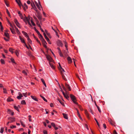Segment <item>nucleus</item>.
Masks as SVG:
<instances>
[{
    "label": "nucleus",
    "instance_id": "obj_27",
    "mask_svg": "<svg viewBox=\"0 0 134 134\" xmlns=\"http://www.w3.org/2000/svg\"><path fill=\"white\" fill-rule=\"evenodd\" d=\"M18 14L19 15V16L21 19H23V17L22 15V14L20 13V12L19 11L18 13Z\"/></svg>",
    "mask_w": 134,
    "mask_h": 134
},
{
    "label": "nucleus",
    "instance_id": "obj_42",
    "mask_svg": "<svg viewBox=\"0 0 134 134\" xmlns=\"http://www.w3.org/2000/svg\"><path fill=\"white\" fill-rule=\"evenodd\" d=\"M22 72L23 74H24L25 75H27V72L25 70H23L22 71Z\"/></svg>",
    "mask_w": 134,
    "mask_h": 134
},
{
    "label": "nucleus",
    "instance_id": "obj_14",
    "mask_svg": "<svg viewBox=\"0 0 134 134\" xmlns=\"http://www.w3.org/2000/svg\"><path fill=\"white\" fill-rule=\"evenodd\" d=\"M65 86L68 89V90L69 91H70L71 90V88L69 86V85L67 83H65Z\"/></svg>",
    "mask_w": 134,
    "mask_h": 134
},
{
    "label": "nucleus",
    "instance_id": "obj_49",
    "mask_svg": "<svg viewBox=\"0 0 134 134\" xmlns=\"http://www.w3.org/2000/svg\"><path fill=\"white\" fill-rule=\"evenodd\" d=\"M1 62L2 64H4V61L3 59H1Z\"/></svg>",
    "mask_w": 134,
    "mask_h": 134
},
{
    "label": "nucleus",
    "instance_id": "obj_50",
    "mask_svg": "<svg viewBox=\"0 0 134 134\" xmlns=\"http://www.w3.org/2000/svg\"><path fill=\"white\" fill-rule=\"evenodd\" d=\"M13 49H12V48H10L9 49V50L11 53H13Z\"/></svg>",
    "mask_w": 134,
    "mask_h": 134
},
{
    "label": "nucleus",
    "instance_id": "obj_3",
    "mask_svg": "<svg viewBox=\"0 0 134 134\" xmlns=\"http://www.w3.org/2000/svg\"><path fill=\"white\" fill-rule=\"evenodd\" d=\"M70 97L74 103L75 104H77V103L76 102V98L75 96L72 94H71Z\"/></svg>",
    "mask_w": 134,
    "mask_h": 134
},
{
    "label": "nucleus",
    "instance_id": "obj_13",
    "mask_svg": "<svg viewBox=\"0 0 134 134\" xmlns=\"http://www.w3.org/2000/svg\"><path fill=\"white\" fill-rule=\"evenodd\" d=\"M31 98L33 99V100L36 101H38V99H37L36 97L35 96H31Z\"/></svg>",
    "mask_w": 134,
    "mask_h": 134
},
{
    "label": "nucleus",
    "instance_id": "obj_19",
    "mask_svg": "<svg viewBox=\"0 0 134 134\" xmlns=\"http://www.w3.org/2000/svg\"><path fill=\"white\" fill-rule=\"evenodd\" d=\"M67 59L68 61V62L69 63H71L72 62V61L70 58V57H68L67 58Z\"/></svg>",
    "mask_w": 134,
    "mask_h": 134
},
{
    "label": "nucleus",
    "instance_id": "obj_32",
    "mask_svg": "<svg viewBox=\"0 0 134 134\" xmlns=\"http://www.w3.org/2000/svg\"><path fill=\"white\" fill-rule=\"evenodd\" d=\"M14 108L15 110H17L19 112V109L17 106H14Z\"/></svg>",
    "mask_w": 134,
    "mask_h": 134
},
{
    "label": "nucleus",
    "instance_id": "obj_48",
    "mask_svg": "<svg viewBox=\"0 0 134 134\" xmlns=\"http://www.w3.org/2000/svg\"><path fill=\"white\" fill-rule=\"evenodd\" d=\"M51 125L52 126H53V127H55V124L53 122H52L51 123Z\"/></svg>",
    "mask_w": 134,
    "mask_h": 134
},
{
    "label": "nucleus",
    "instance_id": "obj_33",
    "mask_svg": "<svg viewBox=\"0 0 134 134\" xmlns=\"http://www.w3.org/2000/svg\"><path fill=\"white\" fill-rule=\"evenodd\" d=\"M20 122L21 125L23 126V127H25V125L24 124V123L22 121H20Z\"/></svg>",
    "mask_w": 134,
    "mask_h": 134
},
{
    "label": "nucleus",
    "instance_id": "obj_44",
    "mask_svg": "<svg viewBox=\"0 0 134 134\" xmlns=\"http://www.w3.org/2000/svg\"><path fill=\"white\" fill-rule=\"evenodd\" d=\"M32 8L35 10V11H36L37 12V9L36 7V6H35L34 7Z\"/></svg>",
    "mask_w": 134,
    "mask_h": 134
},
{
    "label": "nucleus",
    "instance_id": "obj_34",
    "mask_svg": "<svg viewBox=\"0 0 134 134\" xmlns=\"http://www.w3.org/2000/svg\"><path fill=\"white\" fill-rule=\"evenodd\" d=\"M76 109V110L77 111V115L78 116L80 117V118H81V116L80 114L79 113V110L77 109Z\"/></svg>",
    "mask_w": 134,
    "mask_h": 134
},
{
    "label": "nucleus",
    "instance_id": "obj_25",
    "mask_svg": "<svg viewBox=\"0 0 134 134\" xmlns=\"http://www.w3.org/2000/svg\"><path fill=\"white\" fill-rule=\"evenodd\" d=\"M58 100L59 102L64 107L65 106L64 103L63 102H62V101H61V100L60 99Z\"/></svg>",
    "mask_w": 134,
    "mask_h": 134
},
{
    "label": "nucleus",
    "instance_id": "obj_51",
    "mask_svg": "<svg viewBox=\"0 0 134 134\" xmlns=\"http://www.w3.org/2000/svg\"><path fill=\"white\" fill-rule=\"evenodd\" d=\"M3 92L4 93H7V91L6 89L5 88H4L3 89Z\"/></svg>",
    "mask_w": 134,
    "mask_h": 134
},
{
    "label": "nucleus",
    "instance_id": "obj_16",
    "mask_svg": "<svg viewBox=\"0 0 134 134\" xmlns=\"http://www.w3.org/2000/svg\"><path fill=\"white\" fill-rule=\"evenodd\" d=\"M109 122L111 124V125H112L115 126V125H114L115 123L114 122L112 121L111 119L109 120Z\"/></svg>",
    "mask_w": 134,
    "mask_h": 134
},
{
    "label": "nucleus",
    "instance_id": "obj_17",
    "mask_svg": "<svg viewBox=\"0 0 134 134\" xmlns=\"http://www.w3.org/2000/svg\"><path fill=\"white\" fill-rule=\"evenodd\" d=\"M38 3L39 4V5L38 6V7H37L38 9H39L40 10H41L40 8L41 7L42 8V6L41 5V3L39 1V0H38Z\"/></svg>",
    "mask_w": 134,
    "mask_h": 134
},
{
    "label": "nucleus",
    "instance_id": "obj_21",
    "mask_svg": "<svg viewBox=\"0 0 134 134\" xmlns=\"http://www.w3.org/2000/svg\"><path fill=\"white\" fill-rule=\"evenodd\" d=\"M41 41H42L43 45L46 44H47V43L46 41L45 40L44 38L42 39V40H41Z\"/></svg>",
    "mask_w": 134,
    "mask_h": 134
},
{
    "label": "nucleus",
    "instance_id": "obj_61",
    "mask_svg": "<svg viewBox=\"0 0 134 134\" xmlns=\"http://www.w3.org/2000/svg\"><path fill=\"white\" fill-rule=\"evenodd\" d=\"M41 81L43 83V84L45 82L44 80V79H41Z\"/></svg>",
    "mask_w": 134,
    "mask_h": 134
},
{
    "label": "nucleus",
    "instance_id": "obj_28",
    "mask_svg": "<svg viewBox=\"0 0 134 134\" xmlns=\"http://www.w3.org/2000/svg\"><path fill=\"white\" fill-rule=\"evenodd\" d=\"M40 96L45 101L47 102V100L43 96H42L41 95H40Z\"/></svg>",
    "mask_w": 134,
    "mask_h": 134
},
{
    "label": "nucleus",
    "instance_id": "obj_52",
    "mask_svg": "<svg viewBox=\"0 0 134 134\" xmlns=\"http://www.w3.org/2000/svg\"><path fill=\"white\" fill-rule=\"evenodd\" d=\"M16 127V126L15 125H12V126H11L10 127V128L11 129H13L14 128H15Z\"/></svg>",
    "mask_w": 134,
    "mask_h": 134
},
{
    "label": "nucleus",
    "instance_id": "obj_20",
    "mask_svg": "<svg viewBox=\"0 0 134 134\" xmlns=\"http://www.w3.org/2000/svg\"><path fill=\"white\" fill-rule=\"evenodd\" d=\"M22 32L23 34H24V35L27 38L29 36L27 34L25 31H22Z\"/></svg>",
    "mask_w": 134,
    "mask_h": 134
},
{
    "label": "nucleus",
    "instance_id": "obj_18",
    "mask_svg": "<svg viewBox=\"0 0 134 134\" xmlns=\"http://www.w3.org/2000/svg\"><path fill=\"white\" fill-rule=\"evenodd\" d=\"M62 114L64 118L65 119H68V116L67 114L64 113H63Z\"/></svg>",
    "mask_w": 134,
    "mask_h": 134
},
{
    "label": "nucleus",
    "instance_id": "obj_46",
    "mask_svg": "<svg viewBox=\"0 0 134 134\" xmlns=\"http://www.w3.org/2000/svg\"><path fill=\"white\" fill-rule=\"evenodd\" d=\"M15 53L16 54V55L18 56V55L19 54V53L18 52V51L17 50H16V51H15Z\"/></svg>",
    "mask_w": 134,
    "mask_h": 134
},
{
    "label": "nucleus",
    "instance_id": "obj_26",
    "mask_svg": "<svg viewBox=\"0 0 134 134\" xmlns=\"http://www.w3.org/2000/svg\"><path fill=\"white\" fill-rule=\"evenodd\" d=\"M21 103L22 105H25L26 104V102L24 100H22L21 102Z\"/></svg>",
    "mask_w": 134,
    "mask_h": 134
},
{
    "label": "nucleus",
    "instance_id": "obj_7",
    "mask_svg": "<svg viewBox=\"0 0 134 134\" xmlns=\"http://www.w3.org/2000/svg\"><path fill=\"white\" fill-rule=\"evenodd\" d=\"M57 43L58 46L61 47L63 46V43H62V42L60 40H58L57 41Z\"/></svg>",
    "mask_w": 134,
    "mask_h": 134
},
{
    "label": "nucleus",
    "instance_id": "obj_31",
    "mask_svg": "<svg viewBox=\"0 0 134 134\" xmlns=\"http://www.w3.org/2000/svg\"><path fill=\"white\" fill-rule=\"evenodd\" d=\"M4 128H3V127L1 128L0 129V132L2 133H3L4 132Z\"/></svg>",
    "mask_w": 134,
    "mask_h": 134
},
{
    "label": "nucleus",
    "instance_id": "obj_2",
    "mask_svg": "<svg viewBox=\"0 0 134 134\" xmlns=\"http://www.w3.org/2000/svg\"><path fill=\"white\" fill-rule=\"evenodd\" d=\"M46 57L47 60L49 61V63L51 67H54V66L53 65L52 63L51 62H52V58L51 57V56L49 55H46Z\"/></svg>",
    "mask_w": 134,
    "mask_h": 134
},
{
    "label": "nucleus",
    "instance_id": "obj_54",
    "mask_svg": "<svg viewBox=\"0 0 134 134\" xmlns=\"http://www.w3.org/2000/svg\"><path fill=\"white\" fill-rule=\"evenodd\" d=\"M35 3L36 5L37 6V7H38V6L39 5V4H38L37 2H36V1H35Z\"/></svg>",
    "mask_w": 134,
    "mask_h": 134
},
{
    "label": "nucleus",
    "instance_id": "obj_41",
    "mask_svg": "<svg viewBox=\"0 0 134 134\" xmlns=\"http://www.w3.org/2000/svg\"><path fill=\"white\" fill-rule=\"evenodd\" d=\"M28 117L29 118V121H30V122L31 121H32V119H31V115H29L28 116Z\"/></svg>",
    "mask_w": 134,
    "mask_h": 134
},
{
    "label": "nucleus",
    "instance_id": "obj_12",
    "mask_svg": "<svg viewBox=\"0 0 134 134\" xmlns=\"http://www.w3.org/2000/svg\"><path fill=\"white\" fill-rule=\"evenodd\" d=\"M14 27L15 28V29L16 30V31L17 33L19 34H20V32H19V31L18 30V29L16 27V26L14 24Z\"/></svg>",
    "mask_w": 134,
    "mask_h": 134
},
{
    "label": "nucleus",
    "instance_id": "obj_37",
    "mask_svg": "<svg viewBox=\"0 0 134 134\" xmlns=\"http://www.w3.org/2000/svg\"><path fill=\"white\" fill-rule=\"evenodd\" d=\"M34 29L35 31L36 32V33L38 35V34H40V33L36 29V28L35 27H34Z\"/></svg>",
    "mask_w": 134,
    "mask_h": 134
},
{
    "label": "nucleus",
    "instance_id": "obj_29",
    "mask_svg": "<svg viewBox=\"0 0 134 134\" xmlns=\"http://www.w3.org/2000/svg\"><path fill=\"white\" fill-rule=\"evenodd\" d=\"M38 35L39 36V37L40 38V40H42V39H43V38L42 35L40 33V34H38Z\"/></svg>",
    "mask_w": 134,
    "mask_h": 134
},
{
    "label": "nucleus",
    "instance_id": "obj_10",
    "mask_svg": "<svg viewBox=\"0 0 134 134\" xmlns=\"http://www.w3.org/2000/svg\"><path fill=\"white\" fill-rule=\"evenodd\" d=\"M27 54L30 57L32 58H34V56L30 52H27Z\"/></svg>",
    "mask_w": 134,
    "mask_h": 134
},
{
    "label": "nucleus",
    "instance_id": "obj_40",
    "mask_svg": "<svg viewBox=\"0 0 134 134\" xmlns=\"http://www.w3.org/2000/svg\"><path fill=\"white\" fill-rule=\"evenodd\" d=\"M64 96L67 99H68L69 98V96L66 94H65V95H64Z\"/></svg>",
    "mask_w": 134,
    "mask_h": 134
},
{
    "label": "nucleus",
    "instance_id": "obj_15",
    "mask_svg": "<svg viewBox=\"0 0 134 134\" xmlns=\"http://www.w3.org/2000/svg\"><path fill=\"white\" fill-rule=\"evenodd\" d=\"M10 29L11 32L13 34H16L15 31L14 29V28H10Z\"/></svg>",
    "mask_w": 134,
    "mask_h": 134
},
{
    "label": "nucleus",
    "instance_id": "obj_43",
    "mask_svg": "<svg viewBox=\"0 0 134 134\" xmlns=\"http://www.w3.org/2000/svg\"><path fill=\"white\" fill-rule=\"evenodd\" d=\"M94 120H95L96 121L97 123V125H98V126L99 127V123L98 122V121L96 119V118H94Z\"/></svg>",
    "mask_w": 134,
    "mask_h": 134
},
{
    "label": "nucleus",
    "instance_id": "obj_53",
    "mask_svg": "<svg viewBox=\"0 0 134 134\" xmlns=\"http://www.w3.org/2000/svg\"><path fill=\"white\" fill-rule=\"evenodd\" d=\"M64 43L65 44V46L66 48V51H67V52H68V49L67 48V46L66 44V42L65 41Z\"/></svg>",
    "mask_w": 134,
    "mask_h": 134
},
{
    "label": "nucleus",
    "instance_id": "obj_38",
    "mask_svg": "<svg viewBox=\"0 0 134 134\" xmlns=\"http://www.w3.org/2000/svg\"><path fill=\"white\" fill-rule=\"evenodd\" d=\"M10 60L11 61V62L13 63H14L15 64H16V63H15V61H14V59H13V58H11L10 59Z\"/></svg>",
    "mask_w": 134,
    "mask_h": 134
},
{
    "label": "nucleus",
    "instance_id": "obj_47",
    "mask_svg": "<svg viewBox=\"0 0 134 134\" xmlns=\"http://www.w3.org/2000/svg\"><path fill=\"white\" fill-rule=\"evenodd\" d=\"M8 23L9 24H10V26L12 28H13L14 27V25H12V24H11V23L9 22H8Z\"/></svg>",
    "mask_w": 134,
    "mask_h": 134
},
{
    "label": "nucleus",
    "instance_id": "obj_6",
    "mask_svg": "<svg viewBox=\"0 0 134 134\" xmlns=\"http://www.w3.org/2000/svg\"><path fill=\"white\" fill-rule=\"evenodd\" d=\"M18 94L19 96L17 97V98L18 99H21V98L23 97V94L20 92H19Z\"/></svg>",
    "mask_w": 134,
    "mask_h": 134
},
{
    "label": "nucleus",
    "instance_id": "obj_30",
    "mask_svg": "<svg viewBox=\"0 0 134 134\" xmlns=\"http://www.w3.org/2000/svg\"><path fill=\"white\" fill-rule=\"evenodd\" d=\"M27 40L29 43L30 44L31 43L32 41L30 39L29 36L27 37Z\"/></svg>",
    "mask_w": 134,
    "mask_h": 134
},
{
    "label": "nucleus",
    "instance_id": "obj_36",
    "mask_svg": "<svg viewBox=\"0 0 134 134\" xmlns=\"http://www.w3.org/2000/svg\"><path fill=\"white\" fill-rule=\"evenodd\" d=\"M8 111L11 112V115H14V112L13 111H11L10 110V109H8Z\"/></svg>",
    "mask_w": 134,
    "mask_h": 134
},
{
    "label": "nucleus",
    "instance_id": "obj_45",
    "mask_svg": "<svg viewBox=\"0 0 134 134\" xmlns=\"http://www.w3.org/2000/svg\"><path fill=\"white\" fill-rule=\"evenodd\" d=\"M23 94L25 97H27V92H26L25 93H23Z\"/></svg>",
    "mask_w": 134,
    "mask_h": 134
},
{
    "label": "nucleus",
    "instance_id": "obj_64",
    "mask_svg": "<svg viewBox=\"0 0 134 134\" xmlns=\"http://www.w3.org/2000/svg\"><path fill=\"white\" fill-rule=\"evenodd\" d=\"M113 133H114V134H118L117 133V132L115 130H114V131Z\"/></svg>",
    "mask_w": 134,
    "mask_h": 134
},
{
    "label": "nucleus",
    "instance_id": "obj_60",
    "mask_svg": "<svg viewBox=\"0 0 134 134\" xmlns=\"http://www.w3.org/2000/svg\"><path fill=\"white\" fill-rule=\"evenodd\" d=\"M44 37L47 40V41H49V39L47 36L45 37Z\"/></svg>",
    "mask_w": 134,
    "mask_h": 134
},
{
    "label": "nucleus",
    "instance_id": "obj_63",
    "mask_svg": "<svg viewBox=\"0 0 134 134\" xmlns=\"http://www.w3.org/2000/svg\"><path fill=\"white\" fill-rule=\"evenodd\" d=\"M103 127H104L105 129L106 128V125L105 124H103Z\"/></svg>",
    "mask_w": 134,
    "mask_h": 134
},
{
    "label": "nucleus",
    "instance_id": "obj_11",
    "mask_svg": "<svg viewBox=\"0 0 134 134\" xmlns=\"http://www.w3.org/2000/svg\"><path fill=\"white\" fill-rule=\"evenodd\" d=\"M19 37L22 43H23L24 44L26 43L24 39L22 38L21 36H19Z\"/></svg>",
    "mask_w": 134,
    "mask_h": 134
},
{
    "label": "nucleus",
    "instance_id": "obj_55",
    "mask_svg": "<svg viewBox=\"0 0 134 134\" xmlns=\"http://www.w3.org/2000/svg\"><path fill=\"white\" fill-rule=\"evenodd\" d=\"M4 2H5L6 5L8 7L9 6V4H8L7 3V1L6 0H4Z\"/></svg>",
    "mask_w": 134,
    "mask_h": 134
},
{
    "label": "nucleus",
    "instance_id": "obj_22",
    "mask_svg": "<svg viewBox=\"0 0 134 134\" xmlns=\"http://www.w3.org/2000/svg\"><path fill=\"white\" fill-rule=\"evenodd\" d=\"M16 2L18 4L19 6H20L21 5V2L20 0H15Z\"/></svg>",
    "mask_w": 134,
    "mask_h": 134
},
{
    "label": "nucleus",
    "instance_id": "obj_35",
    "mask_svg": "<svg viewBox=\"0 0 134 134\" xmlns=\"http://www.w3.org/2000/svg\"><path fill=\"white\" fill-rule=\"evenodd\" d=\"M4 35L5 36L7 37L8 38H9V35L8 33H7L6 32L4 33Z\"/></svg>",
    "mask_w": 134,
    "mask_h": 134
},
{
    "label": "nucleus",
    "instance_id": "obj_57",
    "mask_svg": "<svg viewBox=\"0 0 134 134\" xmlns=\"http://www.w3.org/2000/svg\"><path fill=\"white\" fill-rule=\"evenodd\" d=\"M43 133L44 134H47V131L46 130H44L43 131Z\"/></svg>",
    "mask_w": 134,
    "mask_h": 134
},
{
    "label": "nucleus",
    "instance_id": "obj_56",
    "mask_svg": "<svg viewBox=\"0 0 134 134\" xmlns=\"http://www.w3.org/2000/svg\"><path fill=\"white\" fill-rule=\"evenodd\" d=\"M31 23L32 24V25L34 26H35V23L33 22V21L32 20H31Z\"/></svg>",
    "mask_w": 134,
    "mask_h": 134
},
{
    "label": "nucleus",
    "instance_id": "obj_9",
    "mask_svg": "<svg viewBox=\"0 0 134 134\" xmlns=\"http://www.w3.org/2000/svg\"><path fill=\"white\" fill-rule=\"evenodd\" d=\"M8 119L10 120V122H13L15 121V119L14 118H12L11 117H10L8 118Z\"/></svg>",
    "mask_w": 134,
    "mask_h": 134
},
{
    "label": "nucleus",
    "instance_id": "obj_1",
    "mask_svg": "<svg viewBox=\"0 0 134 134\" xmlns=\"http://www.w3.org/2000/svg\"><path fill=\"white\" fill-rule=\"evenodd\" d=\"M58 68L60 72L63 79L65 81H67V80L66 78H65L64 75V73L65 72L64 70L62 68Z\"/></svg>",
    "mask_w": 134,
    "mask_h": 134
},
{
    "label": "nucleus",
    "instance_id": "obj_58",
    "mask_svg": "<svg viewBox=\"0 0 134 134\" xmlns=\"http://www.w3.org/2000/svg\"><path fill=\"white\" fill-rule=\"evenodd\" d=\"M59 55L61 57H63V54L61 52H59Z\"/></svg>",
    "mask_w": 134,
    "mask_h": 134
},
{
    "label": "nucleus",
    "instance_id": "obj_62",
    "mask_svg": "<svg viewBox=\"0 0 134 134\" xmlns=\"http://www.w3.org/2000/svg\"><path fill=\"white\" fill-rule=\"evenodd\" d=\"M6 11H7V13L8 14V15L9 16H10V15L9 13V12L8 10L7 9Z\"/></svg>",
    "mask_w": 134,
    "mask_h": 134
},
{
    "label": "nucleus",
    "instance_id": "obj_23",
    "mask_svg": "<svg viewBox=\"0 0 134 134\" xmlns=\"http://www.w3.org/2000/svg\"><path fill=\"white\" fill-rule=\"evenodd\" d=\"M7 101L8 102H10L11 101H13L14 100L12 99L9 97L7 99Z\"/></svg>",
    "mask_w": 134,
    "mask_h": 134
},
{
    "label": "nucleus",
    "instance_id": "obj_4",
    "mask_svg": "<svg viewBox=\"0 0 134 134\" xmlns=\"http://www.w3.org/2000/svg\"><path fill=\"white\" fill-rule=\"evenodd\" d=\"M30 16H28V18H27V17H26L25 19H23L24 20V21L26 23V24H27V23L26 22V21H28V23L31 26V25L30 23V22L29 20L30 19Z\"/></svg>",
    "mask_w": 134,
    "mask_h": 134
},
{
    "label": "nucleus",
    "instance_id": "obj_59",
    "mask_svg": "<svg viewBox=\"0 0 134 134\" xmlns=\"http://www.w3.org/2000/svg\"><path fill=\"white\" fill-rule=\"evenodd\" d=\"M97 108L98 109L100 113L101 111V110H100V109L99 107L98 106V107H97Z\"/></svg>",
    "mask_w": 134,
    "mask_h": 134
},
{
    "label": "nucleus",
    "instance_id": "obj_8",
    "mask_svg": "<svg viewBox=\"0 0 134 134\" xmlns=\"http://www.w3.org/2000/svg\"><path fill=\"white\" fill-rule=\"evenodd\" d=\"M22 5L23 8L24 9V10H25L28 7L27 5H26V3H24L23 5Z\"/></svg>",
    "mask_w": 134,
    "mask_h": 134
},
{
    "label": "nucleus",
    "instance_id": "obj_24",
    "mask_svg": "<svg viewBox=\"0 0 134 134\" xmlns=\"http://www.w3.org/2000/svg\"><path fill=\"white\" fill-rule=\"evenodd\" d=\"M37 17L40 20H41L42 17L39 13H38Z\"/></svg>",
    "mask_w": 134,
    "mask_h": 134
},
{
    "label": "nucleus",
    "instance_id": "obj_39",
    "mask_svg": "<svg viewBox=\"0 0 134 134\" xmlns=\"http://www.w3.org/2000/svg\"><path fill=\"white\" fill-rule=\"evenodd\" d=\"M31 5L32 7H34L35 6L34 3L33 2H31Z\"/></svg>",
    "mask_w": 134,
    "mask_h": 134
},
{
    "label": "nucleus",
    "instance_id": "obj_5",
    "mask_svg": "<svg viewBox=\"0 0 134 134\" xmlns=\"http://www.w3.org/2000/svg\"><path fill=\"white\" fill-rule=\"evenodd\" d=\"M14 21L16 24V25L19 28H21V27L20 26V24L18 22L17 20L16 19H14Z\"/></svg>",
    "mask_w": 134,
    "mask_h": 134
}]
</instances>
